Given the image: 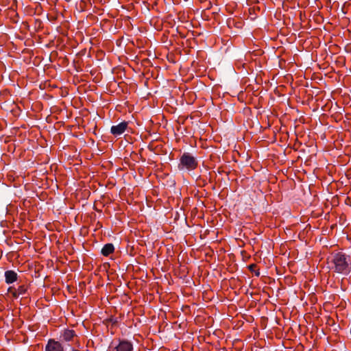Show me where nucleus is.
I'll return each instance as SVG.
<instances>
[{
    "label": "nucleus",
    "instance_id": "obj_9",
    "mask_svg": "<svg viewBox=\"0 0 351 351\" xmlns=\"http://www.w3.org/2000/svg\"><path fill=\"white\" fill-rule=\"evenodd\" d=\"M16 292L18 295H23L26 292V287L23 285L19 286Z\"/></svg>",
    "mask_w": 351,
    "mask_h": 351
},
{
    "label": "nucleus",
    "instance_id": "obj_8",
    "mask_svg": "<svg viewBox=\"0 0 351 351\" xmlns=\"http://www.w3.org/2000/svg\"><path fill=\"white\" fill-rule=\"evenodd\" d=\"M114 251V247L112 243H107L104 245L101 249V253L104 256H108Z\"/></svg>",
    "mask_w": 351,
    "mask_h": 351
},
{
    "label": "nucleus",
    "instance_id": "obj_2",
    "mask_svg": "<svg viewBox=\"0 0 351 351\" xmlns=\"http://www.w3.org/2000/svg\"><path fill=\"white\" fill-rule=\"evenodd\" d=\"M197 167V161L190 153H184L180 159L178 168L180 170L192 171Z\"/></svg>",
    "mask_w": 351,
    "mask_h": 351
},
{
    "label": "nucleus",
    "instance_id": "obj_1",
    "mask_svg": "<svg viewBox=\"0 0 351 351\" xmlns=\"http://www.w3.org/2000/svg\"><path fill=\"white\" fill-rule=\"evenodd\" d=\"M349 258L341 253L336 254L332 259L335 271L341 274H348L351 270V264L348 262Z\"/></svg>",
    "mask_w": 351,
    "mask_h": 351
},
{
    "label": "nucleus",
    "instance_id": "obj_4",
    "mask_svg": "<svg viewBox=\"0 0 351 351\" xmlns=\"http://www.w3.org/2000/svg\"><path fill=\"white\" fill-rule=\"evenodd\" d=\"M61 343L54 339H49L45 346V351H63Z\"/></svg>",
    "mask_w": 351,
    "mask_h": 351
},
{
    "label": "nucleus",
    "instance_id": "obj_11",
    "mask_svg": "<svg viewBox=\"0 0 351 351\" xmlns=\"http://www.w3.org/2000/svg\"><path fill=\"white\" fill-rule=\"evenodd\" d=\"M259 274H259V272H258V271L256 272V276H259Z\"/></svg>",
    "mask_w": 351,
    "mask_h": 351
},
{
    "label": "nucleus",
    "instance_id": "obj_10",
    "mask_svg": "<svg viewBox=\"0 0 351 351\" xmlns=\"http://www.w3.org/2000/svg\"><path fill=\"white\" fill-rule=\"evenodd\" d=\"M253 267H254V265H250V269H253Z\"/></svg>",
    "mask_w": 351,
    "mask_h": 351
},
{
    "label": "nucleus",
    "instance_id": "obj_7",
    "mask_svg": "<svg viewBox=\"0 0 351 351\" xmlns=\"http://www.w3.org/2000/svg\"><path fill=\"white\" fill-rule=\"evenodd\" d=\"M75 336V331L73 330H69V329L64 330L61 335V337L65 341H71Z\"/></svg>",
    "mask_w": 351,
    "mask_h": 351
},
{
    "label": "nucleus",
    "instance_id": "obj_6",
    "mask_svg": "<svg viewBox=\"0 0 351 351\" xmlns=\"http://www.w3.org/2000/svg\"><path fill=\"white\" fill-rule=\"evenodd\" d=\"M5 282L8 284L12 283L17 280V274L12 270H8L5 272Z\"/></svg>",
    "mask_w": 351,
    "mask_h": 351
},
{
    "label": "nucleus",
    "instance_id": "obj_3",
    "mask_svg": "<svg viewBox=\"0 0 351 351\" xmlns=\"http://www.w3.org/2000/svg\"><path fill=\"white\" fill-rule=\"evenodd\" d=\"M128 125L127 121H123L117 125H112L110 128V132L114 136H117L125 132Z\"/></svg>",
    "mask_w": 351,
    "mask_h": 351
},
{
    "label": "nucleus",
    "instance_id": "obj_5",
    "mask_svg": "<svg viewBox=\"0 0 351 351\" xmlns=\"http://www.w3.org/2000/svg\"><path fill=\"white\" fill-rule=\"evenodd\" d=\"M116 351H132L133 345L128 340H121L114 347Z\"/></svg>",
    "mask_w": 351,
    "mask_h": 351
}]
</instances>
